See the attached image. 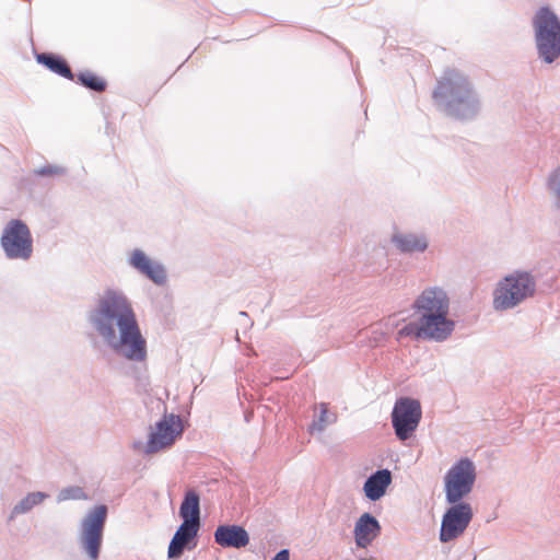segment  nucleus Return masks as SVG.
<instances>
[{"label":"nucleus","instance_id":"nucleus-1","mask_svg":"<svg viewBox=\"0 0 560 560\" xmlns=\"http://www.w3.org/2000/svg\"><path fill=\"white\" fill-rule=\"evenodd\" d=\"M90 327L114 354L131 362L148 357L147 340L127 296L114 289L105 290L85 315Z\"/></svg>","mask_w":560,"mask_h":560},{"label":"nucleus","instance_id":"nucleus-2","mask_svg":"<svg viewBox=\"0 0 560 560\" xmlns=\"http://www.w3.org/2000/svg\"><path fill=\"white\" fill-rule=\"evenodd\" d=\"M436 108L445 116L457 121H471L481 112L480 95L463 71L448 68L438 79L432 92Z\"/></svg>","mask_w":560,"mask_h":560},{"label":"nucleus","instance_id":"nucleus-3","mask_svg":"<svg viewBox=\"0 0 560 560\" xmlns=\"http://www.w3.org/2000/svg\"><path fill=\"white\" fill-rule=\"evenodd\" d=\"M411 308L417 318L442 342L455 329V322L448 318L450 299L440 287L425 288L412 302Z\"/></svg>","mask_w":560,"mask_h":560},{"label":"nucleus","instance_id":"nucleus-4","mask_svg":"<svg viewBox=\"0 0 560 560\" xmlns=\"http://www.w3.org/2000/svg\"><path fill=\"white\" fill-rule=\"evenodd\" d=\"M537 59L553 65L560 59V18L548 5L537 9L532 18Z\"/></svg>","mask_w":560,"mask_h":560},{"label":"nucleus","instance_id":"nucleus-5","mask_svg":"<svg viewBox=\"0 0 560 560\" xmlns=\"http://www.w3.org/2000/svg\"><path fill=\"white\" fill-rule=\"evenodd\" d=\"M536 280L528 271L515 270L499 281L493 292L495 311L511 310L536 293Z\"/></svg>","mask_w":560,"mask_h":560},{"label":"nucleus","instance_id":"nucleus-6","mask_svg":"<svg viewBox=\"0 0 560 560\" xmlns=\"http://www.w3.org/2000/svg\"><path fill=\"white\" fill-rule=\"evenodd\" d=\"M0 246L7 259L27 261L34 252L28 225L21 219L8 221L0 236Z\"/></svg>","mask_w":560,"mask_h":560},{"label":"nucleus","instance_id":"nucleus-7","mask_svg":"<svg viewBox=\"0 0 560 560\" xmlns=\"http://www.w3.org/2000/svg\"><path fill=\"white\" fill-rule=\"evenodd\" d=\"M108 509L105 504L93 506L81 521L79 545L90 560H98Z\"/></svg>","mask_w":560,"mask_h":560},{"label":"nucleus","instance_id":"nucleus-8","mask_svg":"<svg viewBox=\"0 0 560 560\" xmlns=\"http://www.w3.org/2000/svg\"><path fill=\"white\" fill-rule=\"evenodd\" d=\"M476 479L477 471L472 459L460 457L444 475L445 500L465 501L471 493Z\"/></svg>","mask_w":560,"mask_h":560},{"label":"nucleus","instance_id":"nucleus-9","mask_svg":"<svg viewBox=\"0 0 560 560\" xmlns=\"http://www.w3.org/2000/svg\"><path fill=\"white\" fill-rule=\"evenodd\" d=\"M445 509L439 530V540L442 544L458 539L468 528L474 517V510L466 501L445 500Z\"/></svg>","mask_w":560,"mask_h":560},{"label":"nucleus","instance_id":"nucleus-10","mask_svg":"<svg viewBox=\"0 0 560 560\" xmlns=\"http://www.w3.org/2000/svg\"><path fill=\"white\" fill-rule=\"evenodd\" d=\"M422 417L421 404L411 397H400L392 410V425L399 441L410 439Z\"/></svg>","mask_w":560,"mask_h":560},{"label":"nucleus","instance_id":"nucleus-11","mask_svg":"<svg viewBox=\"0 0 560 560\" xmlns=\"http://www.w3.org/2000/svg\"><path fill=\"white\" fill-rule=\"evenodd\" d=\"M183 431V422L178 415H165L155 423V430L150 432L144 453L153 454L172 446L176 438L182 435Z\"/></svg>","mask_w":560,"mask_h":560},{"label":"nucleus","instance_id":"nucleus-12","mask_svg":"<svg viewBox=\"0 0 560 560\" xmlns=\"http://www.w3.org/2000/svg\"><path fill=\"white\" fill-rule=\"evenodd\" d=\"M128 265L139 273L162 287L167 282V271L163 264L151 259L142 249L135 248L128 256Z\"/></svg>","mask_w":560,"mask_h":560},{"label":"nucleus","instance_id":"nucleus-13","mask_svg":"<svg viewBox=\"0 0 560 560\" xmlns=\"http://www.w3.org/2000/svg\"><path fill=\"white\" fill-rule=\"evenodd\" d=\"M201 523L183 521L177 527L167 549L168 558H180L185 550L197 547Z\"/></svg>","mask_w":560,"mask_h":560},{"label":"nucleus","instance_id":"nucleus-14","mask_svg":"<svg viewBox=\"0 0 560 560\" xmlns=\"http://www.w3.org/2000/svg\"><path fill=\"white\" fill-rule=\"evenodd\" d=\"M214 542L222 548L241 549L249 544L247 530L236 524L219 525L213 533Z\"/></svg>","mask_w":560,"mask_h":560},{"label":"nucleus","instance_id":"nucleus-15","mask_svg":"<svg viewBox=\"0 0 560 560\" xmlns=\"http://www.w3.org/2000/svg\"><path fill=\"white\" fill-rule=\"evenodd\" d=\"M393 475L388 468H381L372 472L363 483V492L368 500H381L392 485Z\"/></svg>","mask_w":560,"mask_h":560},{"label":"nucleus","instance_id":"nucleus-16","mask_svg":"<svg viewBox=\"0 0 560 560\" xmlns=\"http://www.w3.org/2000/svg\"><path fill=\"white\" fill-rule=\"evenodd\" d=\"M353 533L357 546L365 548L380 535V522L374 515L365 512L355 522Z\"/></svg>","mask_w":560,"mask_h":560},{"label":"nucleus","instance_id":"nucleus-17","mask_svg":"<svg viewBox=\"0 0 560 560\" xmlns=\"http://www.w3.org/2000/svg\"><path fill=\"white\" fill-rule=\"evenodd\" d=\"M35 59L38 65L44 66L52 73L71 81L74 79V73L62 56L54 52H39L35 55Z\"/></svg>","mask_w":560,"mask_h":560},{"label":"nucleus","instance_id":"nucleus-18","mask_svg":"<svg viewBox=\"0 0 560 560\" xmlns=\"http://www.w3.org/2000/svg\"><path fill=\"white\" fill-rule=\"evenodd\" d=\"M178 515L182 521L201 523L200 495L196 490L189 489L185 492Z\"/></svg>","mask_w":560,"mask_h":560},{"label":"nucleus","instance_id":"nucleus-19","mask_svg":"<svg viewBox=\"0 0 560 560\" xmlns=\"http://www.w3.org/2000/svg\"><path fill=\"white\" fill-rule=\"evenodd\" d=\"M392 242L404 254L423 253L428 248V241L423 235L395 234Z\"/></svg>","mask_w":560,"mask_h":560},{"label":"nucleus","instance_id":"nucleus-20","mask_svg":"<svg viewBox=\"0 0 560 560\" xmlns=\"http://www.w3.org/2000/svg\"><path fill=\"white\" fill-rule=\"evenodd\" d=\"M398 334L401 337H413L417 340L442 342L431 330L421 324L418 318L406 324L399 329Z\"/></svg>","mask_w":560,"mask_h":560},{"label":"nucleus","instance_id":"nucleus-21","mask_svg":"<svg viewBox=\"0 0 560 560\" xmlns=\"http://www.w3.org/2000/svg\"><path fill=\"white\" fill-rule=\"evenodd\" d=\"M48 497L49 494L43 491L27 493L20 502L13 506L9 516V521L14 520L16 515L28 513L34 506L39 505Z\"/></svg>","mask_w":560,"mask_h":560},{"label":"nucleus","instance_id":"nucleus-22","mask_svg":"<svg viewBox=\"0 0 560 560\" xmlns=\"http://www.w3.org/2000/svg\"><path fill=\"white\" fill-rule=\"evenodd\" d=\"M77 79L80 85L96 93L104 92L107 88V82L105 79L89 70L79 72L77 74Z\"/></svg>","mask_w":560,"mask_h":560},{"label":"nucleus","instance_id":"nucleus-23","mask_svg":"<svg viewBox=\"0 0 560 560\" xmlns=\"http://www.w3.org/2000/svg\"><path fill=\"white\" fill-rule=\"evenodd\" d=\"M547 187L553 196L555 207L560 210V165L549 174Z\"/></svg>","mask_w":560,"mask_h":560},{"label":"nucleus","instance_id":"nucleus-24","mask_svg":"<svg viewBox=\"0 0 560 560\" xmlns=\"http://www.w3.org/2000/svg\"><path fill=\"white\" fill-rule=\"evenodd\" d=\"M86 494L84 490L79 486H69L61 489L57 495V502H63L68 500H84Z\"/></svg>","mask_w":560,"mask_h":560},{"label":"nucleus","instance_id":"nucleus-25","mask_svg":"<svg viewBox=\"0 0 560 560\" xmlns=\"http://www.w3.org/2000/svg\"><path fill=\"white\" fill-rule=\"evenodd\" d=\"M68 174V170L65 166L56 164H45L33 171V175L38 177L45 176H63Z\"/></svg>","mask_w":560,"mask_h":560},{"label":"nucleus","instance_id":"nucleus-26","mask_svg":"<svg viewBox=\"0 0 560 560\" xmlns=\"http://www.w3.org/2000/svg\"><path fill=\"white\" fill-rule=\"evenodd\" d=\"M320 412L316 420L313 421V423L310 427V431H318L322 432L326 425L328 424V418H327V407L325 404L320 405Z\"/></svg>","mask_w":560,"mask_h":560},{"label":"nucleus","instance_id":"nucleus-27","mask_svg":"<svg viewBox=\"0 0 560 560\" xmlns=\"http://www.w3.org/2000/svg\"><path fill=\"white\" fill-rule=\"evenodd\" d=\"M271 560H290V550L287 548L280 549Z\"/></svg>","mask_w":560,"mask_h":560},{"label":"nucleus","instance_id":"nucleus-28","mask_svg":"<svg viewBox=\"0 0 560 560\" xmlns=\"http://www.w3.org/2000/svg\"><path fill=\"white\" fill-rule=\"evenodd\" d=\"M240 315H241V316H245V317H246V316H247V313H246V312H240Z\"/></svg>","mask_w":560,"mask_h":560},{"label":"nucleus","instance_id":"nucleus-29","mask_svg":"<svg viewBox=\"0 0 560 560\" xmlns=\"http://www.w3.org/2000/svg\"><path fill=\"white\" fill-rule=\"evenodd\" d=\"M178 559H179V558H172V559H171V558H168V557H167V560H178Z\"/></svg>","mask_w":560,"mask_h":560},{"label":"nucleus","instance_id":"nucleus-30","mask_svg":"<svg viewBox=\"0 0 560 560\" xmlns=\"http://www.w3.org/2000/svg\"><path fill=\"white\" fill-rule=\"evenodd\" d=\"M474 560H476V556L474 557Z\"/></svg>","mask_w":560,"mask_h":560}]
</instances>
